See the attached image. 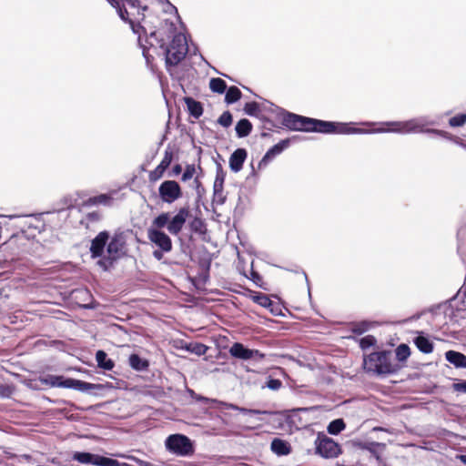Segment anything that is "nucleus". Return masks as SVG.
<instances>
[{
	"mask_svg": "<svg viewBox=\"0 0 466 466\" xmlns=\"http://www.w3.org/2000/svg\"><path fill=\"white\" fill-rule=\"evenodd\" d=\"M129 365L137 370H144L148 367L147 360L140 358L137 354H132L129 357Z\"/></svg>",
	"mask_w": 466,
	"mask_h": 466,
	"instance_id": "b1692460",
	"label": "nucleus"
},
{
	"mask_svg": "<svg viewBox=\"0 0 466 466\" xmlns=\"http://www.w3.org/2000/svg\"><path fill=\"white\" fill-rule=\"evenodd\" d=\"M225 176L223 173H218L215 181H214V192L216 194L219 193L223 189Z\"/></svg>",
	"mask_w": 466,
	"mask_h": 466,
	"instance_id": "473e14b6",
	"label": "nucleus"
},
{
	"mask_svg": "<svg viewBox=\"0 0 466 466\" xmlns=\"http://www.w3.org/2000/svg\"><path fill=\"white\" fill-rule=\"evenodd\" d=\"M410 355V350L408 345L400 344L396 349V357L400 361L406 360Z\"/></svg>",
	"mask_w": 466,
	"mask_h": 466,
	"instance_id": "c85d7f7f",
	"label": "nucleus"
},
{
	"mask_svg": "<svg viewBox=\"0 0 466 466\" xmlns=\"http://www.w3.org/2000/svg\"><path fill=\"white\" fill-rule=\"evenodd\" d=\"M172 161V156L168 152H166L163 159L159 163V165L149 173V180L151 182H156L163 177L164 172L169 167Z\"/></svg>",
	"mask_w": 466,
	"mask_h": 466,
	"instance_id": "ddd939ff",
	"label": "nucleus"
},
{
	"mask_svg": "<svg viewBox=\"0 0 466 466\" xmlns=\"http://www.w3.org/2000/svg\"><path fill=\"white\" fill-rule=\"evenodd\" d=\"M445 314H451V321H457V319H453L457 315H460L461 318H466V310H458L456 315L451 316V314H453V309L451 307L446 308Z\"/></svg>",
	"mask_w": 466,
	"mask_h": 466,
	"instance_id": "58836bf2",
	"label": "nucleus"
},
{
	"mask_svg": "<svg viewBox=\"0 0 466 466\" xmlns=\"http://www.w3.org/2000/svg\"><path fill=\"white\" fill-rule=\"evenodd\" d=\"M231 408L234 409V410H239L240 412L244 413V414H259L261 413L260 410H248V409H244V408H238L237 406H234V405H231Z\"/></svg>",
	"mask_w": 466,
	"mask_h": 466,
	"instance_id": "79ce46f5",
	"label": "nucleus"
},
{
	"mask_svg": "<svg viewBox=\"0 0 466 466\" xmlns=\"http://www.w3.org/2000/svg\"><path fill=\"white\" fill-rule=\"evenodd\" d=\"M209 88L215 93L223 94L226 91L227 84L221 78H211Z\"/></svg>",
	"mask_w": 466,
	"mask_h": 466,
	"instance_id": "a878e982",
	"label": "nucleus"
},
{
	"mask_svg": "<svg viewBox=\"0 0 466 466\" xmlns=\"http://www.w3.org/2000/svg\"><path fill=\"white\" fill-rule=\"evenodd\" d=\"M229 353L231 356L240 360H250L257 357L262 359L264 357V354L260 353L258 350L247 349L243 344L238 342L231 346Z\"/></svg>",
	"mask_w": 466,
	"mask_h": 466,
	"instance_id": "9d476101",
	"label": "nucleus"
},
{
	"mask_svg": "<svg viewBox=\"0 0 466 466\" xmlns=\"http://www.w3.org/2000/svg\"><path fill=\"white\" fill-rule=\"evenodd\" d=\"M106 244V255L104 259L98 261V264L105 269L111 265L113 260L121 258L125 254L126 239L122 233L115 234Z\"/></svg>",
	"mask_w": 466,
	"mask_h": 466,
	"instance_id": "20e7f679",
	"label": "nucleus"
},
{
	"mask_svg": "<svg viewBox=\"0 0 466 466\" xmlns=\"http://www.w3.org/2000/svg\"><path fill=\"white\" fill-rule=\"evenodd\" d=\"M271 450L274 453L278 455H287L289 453V444L279 439H275L271 442Z\"/></svg>",
	"mask_w": 466,
	"mask_h": 466,
	"instance_id": "412c9836",
	"label": "nucleus"
},
{
	"mask_svg": "<svg viewBox=\"0 0 466 466\" xmlns=\"http://www.w3.org/2000/svg\"><path fill=\"white\" fill-rule=\"evenodd\" d=\"M181 171H182V167H181L180 165L174 166V167H173V174L174 175H178Z\"/></svg>",
	"mask_w": 466,
	"mask_h": 466,
	"instance_id": "49530a36",
	"label": "nucleus"
},
{
	"mask_svg": "<svg viewBox=\"0 0 466 466\" xmlns=\"http://www.w3.org/2000/svg\"><path fill=\"white\" fill-rule=\"evenodd\" d=\"M163 252H164V251H162L161 249H160V250H155V251L153 252V256H154V258H156L157 260H160V259H162V258H163Z\"/></svg>",
	"mask_w": 466,
	"mask_h": 466,
	"instance_id": "c03bdc74",
	"label": "nucleus"
},
{
	"mask_svg": "<svg viewBox=\"0 0 466 466\" xmlns=\"http://www.w3.org/2000/svg\"><path fill=\"white\" fill-rule=\"evenodd\" d=\"M185 101L190 115L198 118L203 113L201 104L190 97L186 98Z\"/></svg>",
	"mask_w": 466,
	"mask_h": 466,
	"instance_id": "aec40b11",
	"label": "nucleus"
},
{
	"mask_svg": "<svg viewBox=\"0 0 466 466\" xmlns=\"http://www.w3.org/2000/svg\"><path fill=\"white\" fill-rule=\"evenodd\" d=\"M188 46L186 35L179 32L173 35L166 47V64L167 67L177 66L187 55Z\"/></svg>",
	"mask_w": 466,
	"mask_h": 466,
	"instance_id": "7ed1b4c3",
	"label": "nucleus"
},
{
	"mask_svg": "<svg viewBox=\"0 0 466 466\" xmlns=\"http://www.w3.org/2000/svg\"><path fill=\"white\" fill-rule=\"evenodd\" d=\"M289 145V140H281L267 151L258 163V168H264L278 155H279Z\"/></svg>",
	"mask_w": 466,
	"mask_h": 466,
	"instance_id": "9b49d317",
	"label": "nucleus"
},
{
	"mask_svg": "<svg viewBox=\"0 0 466 466\" xmlns=\"http://www.w3.org/2000/svg\"><path fill=\"white\" fill-rule=\"evenodd\" d=\"M187 350L195 353L196 355L201 356L206 354L208 348L200 343L189 344L186 347Z\"/></svg>",
	"mask_w": 466,
	"mask_h": 466,
	"instance_id": "7c9ffc66",
	"label": "nucleus"
},
{
	"mask_svg": "<svg viewBox=\"0 0 466 466\" xmlns=\"http://www.w3.org/2000/svg\"><path fill=\"white\" fill-rule=\"evenodd\" d=\"M96 360L98 366L104 370H110L114 367V362L110 359H107L106 353L103 350H98L96 352Z\"/></svg>",
	"mask_w": 466,
	"mask_h": 466,
	"instance_id": "4be33fe9",
	"label": "nucleus"
},
{
	"mask_svg": "<svg viewBox=\"0 0 466 466\" xmlns=\"http://www.w3.org/2000/svg\"><path fill=\"white\" fill-rule=\"evenodd\" d=\"M66 389H74L82 392H86L93 390H100L102 388L99 384H93L79 380L68 379L66 384Z\"/></svg>",
	"mask_w": 466,
	"mask_h": 466,
	"instance_id": "2eb2a0df",
	"label": "nucleus"
},
{
	"mask_svg": "<svg viewBox=\"0 0 466 466\" xmlns=\"http://www.w3.org/2000/svg\"><path fill=\"white\" fill-rule=\"evenodd\" d=\"M364 365L367 370L378 374H387L393 371L389 353L385 351L373 352L370 354L364 360Z\"/></svg>",
	"mask_w": 466,
	"mask_h": 466,
	"instance_id": "39448f33",
	"label": "nucleus"
},
{
	"mask_svg": "<svg viewBox=\"0 0 466 466\" xmlns=\"http://www.w3.org/2000/svg\"><path fill=\"white\" fill-rule=\"evenodd\" d=\"M196 173V167L194 165H187L186 167V169L182 175V181L186 182V181H188L189 179H191L194 175Z\"/></svg>",
	"mask_w": 466,
	"mask_h": 466,
	"instance_id": "72a5a7b5",
	"label": "nucleus"
},
{
	"mask_svg": "<svg viewBox=\"0 0 466 466\" xmlns=\"http://www.w3.org/2000/svg\"><path fill=\"white\" fill-rule=\"evenodd\" d=\"M108 241L107 232H100L93 240L90 247L92 257H102L105 254V247Z\"/></svg>",
	"mask_w": 466,
	"mask_h": 466,
	"instance_id": "f8f14e48",
	"label": "nucleus"
},
{
	"mask_svg": "<svg viewBox=\"0 0 466 466\" xmlns=\"http://www.w3.org/2000/svg\"><path fill=\"white\" fill-rule=\"evenodd\" d=\"M13 393V388L7 384H0V396L9 397Z\"/></svg>",
	"mask_w": 466,
	"mask_h": 466,
	"instance_id": "4c0bfd02",
	"label": "nucleus"
},
{
	"mask_svg": "<svg viewBox=\"0 0 466 466\" xmlns=\"http://www.w3.org/2000/svg\"><path fill=\"white\" fill-rule=\"evenodd\" d=\"M41 381L51 387L66 388V384L68 381V379H65L62 376L56 375H46L41 379Z\"/></svg>",
	"mask_w": 466,
	"mask_h": 466,
	"instance_id": "a211bd4d",
	"label": "nucleus"
},
{
	"mask_svg": "<svg viewBox=\"0 0 466 466\" xmlns=\"http://www.w3.org/2000/svg\"><path fill=\"white\" fill-rule=\"evenodd\" d=\"M252 299L254 302L258 303V305L264 308H269L272 306V301L270 300V299L267 295L262 293L254 295L252 297Z\"/></svg>",
	"mask_w": 466,
	"mask_h": 466,
	"instance_id": "c756f323",
	"label": "nucleus"
},
{
	"mask_svg": "<svg viewBox=\"0 0 466 466\" xmlns=\"http://www.w3.org/2000/svg\"><path fill=\"white\" fill-rule=\"evenodd\" d=\"M241 97V92L237 86H230L225 96V101L228 104H232L237 102Z\"/></svg>",
	"mask_w": 466,
	"mask_h": 466,
	"instance_id": "bb28decb",
	"label": "nucleus"
},
{
	"mask_svg": "<svg viewBox=\"0 0 466 466\" xmlns=\"http://www.w3.org/2000/svg\"><path fill=\"white\" fill-rule=\"evenodd\" d=\"M465 122H466V115L465 114L455 116L450 119V125L451 127H461L465 124Z\"/></svg>",
	"mask_w": 466,
	"mask_h": 466,
	"instance_id": "f704fd0d",
	"label": "nucleus"
},
{
	"mask_svg": "<svg viewBox=\"0 0 466 466\" xmlns=\"http://www.w3.org/2000/svg\"><path fill=\"white\" fill-rule=\"evenodd\" d=\"M376 339L372 336H366L360 339V347L362 349H367L370 346H372L375 343Z\"/></svg>",
	"mask_w": 466,
	"mask_h": 466,
	"instance_id": "e433bc0d",
	"label": "nucleus"
},
{
	"mask_svg": "<svg viewBox=\"0 0 466 466\" xmlns=\"http://www.w3.org/2000/svg\"><path fill=\"white\" fill-rule=\"evenodd\" d=\"M446 360L456 368H466V357L461 352L449 350L445 353Z\"/></svg>",
	"mask_w": 466,
	"mask_h": 466,
	"instance_id": "dca6fc26",
	"label": "nucleus"
},
{
	"mask_svg": "<svg viewBox=\"0 0 466 466\" xmlns=\"http://www.w3.org/2000/svg\"><path fill=\"white\" fill-rule=\"evenodd\" d=\"M127 4L130 7L137 9V15H140V9L147 10V6H141L137 0H127Z\"/></svg>",
	"mask_w": 466,
	"mask_h": 466,
	"instance_id": "a19ab883",
	"label": "nucleus"
},
{
	"mask_svg": "<svg viewBox=\"0 0 466 466\" xmlns=\"http://www.w3.org/2000/svg\"><path fill=\"white\" fill-rule=\"evenodd\" d=\"M434 124L433 121H429L426 116H420L408 121L385 122L382 125L386 127L370 130L352 127L351 123L323 121L292 113H288L283 116V125L291 130L324 134L420 133L424 131L426 126Z\"/></svg>",
	"mask_w": 466,
	"mask_h": 466,
	"instance_id": "f257e3e1",
	"label": "nucleus"
},
{
	"mask_svg": "<svg viewBox=\"0 0 466 466\" xmlns=\"http://www.w3.org/2000/svg\"><path fill=\"white\" fill-rule=\"evenodd\" d=\"M414 344L423 353H431L433 350V345L430 339L422 335H419L414 339Z\"/></svg>",
	"mask_w": 466,
	"mask_h": 466,
	"instance_id": "6ab92c4d",
	"label": "nucleus"
},
{
	"mask_svg": "<svg viewBox=\"0 0 466 466\" xmlns=\"http://www.w3.org/2000/svg\"><path fill=\"white\" fill-rule=\"evenodd\" d=\"M244 111L248 116H258L259 112V106L256 102L247 103L245 105Z\"/></svg>",
	"mask_w": 466,
	"mask_h": 466,
	"instance_id": "2f4dec72",
	"label": "nucleus"
},
{
	"mask_svg": "<svg viewBox=\"0 0 466 466\" xmlns=\"http://www.w3.org/2000/svg\"><path fill=\"white\" fill-rule=\"evenodd\" d=\"M188 216L189 209L186 207L179 208L177 213L172 218H170L168 212H162L153 219L147 230L148 239L162 251L169 252L172 249V241L162 228H167L171 235L177 236L182 230Z\"/></svg>",
	"mask_w": 466,
	"mask_h": 466,
	"instance_id": "f03ea898",
	"label": "nucleus"
},
{
	"mask_svg": "<svg viewBox=\"0 0 466 466\" xmlns=\"http://www.w3.org/2000/svg\"><path fill=\"white\" fill-rule=\"evenodd\" d=\"M73 459L82 464L96 465V466H130L125 462H119L116 460L100 456L90 452L76 451L73 454Z\"/></svg>",
	"mask_w": 466,
	"mask_h": 466,
	"instance_id": "423d86ee",
	"label": "nucleus"
},
{
	"mask_svg": "<svg viewBox=\"0 0 466 466\" xmlns=\"http://www.w3.org/2000/svg\"><path fill=\"white\" fill-rule=\"evenodd\" d=\"M429 132H432V133H438V134H441V131H438V130H428Z\"/></svg>",
	"mask_w": 466,
	"mask_h": 466,
	"instance_id": "3c124183",
	"label": "nucleus"
},
{
	"mask_svg": "<svg viewBox=\"0 0 466 466\" xmlns=\"http://www.w3.org/2000/svg\"><path fill=\"white\" fill-rule=\"evenodd\" d=\"M453 388L456 391L466 393V381L455 383Z\"/></svg>",
	"mask_w": 466,
	"mask_h": 466,
	"instance_id": "37998d69",
	"label": "nucleus"
},
{
	"mask_svg": "<svg viewBox=\"0 0 466 466\" xmlns=\"http://www.w3.org/2000/svg\"><path fill=\"white\" fill-rule=\"evenodd\" d=\"M363 125H366V126H372V125H374V123H371V122H365V123H363Z\"/></svg>",
	"mask_w": 466,
	"mask_h": 466,
	"instance_id": "09e8293b",
	"label": "nucleus"
},
{
	"mask_svg": "<svg viewBox=\"0 0 466 466\" xmlns=\"http://www.w3.org/2000/svg\"><path fill=\"white\" fill-rule=\"evenodd\" d=\"M281 385V381L277 379H270L267 382V387L272 390H278L279 389H280Z\"/></svg>",
	"mask_w": 466,
	"mask_h": 466,
	"instance_id": "ea45409f",
	"label": "nucleus"
},
{
	"mask_svg": "<svg viewBox=\"0 0 466 466\" xmlns=\"http://www.w3.org/2000/svg\"><path fill=\"white\" fill-rule=\"evenodd\" d=\"M345 429V423L342 419L332 420L328 426V432L332 435L339 434Z\"/></svg>",
	"mask_w": 466,
	"mask_h": 466,
	"instance_id": "cd10ccee",
	"label": "nucleus"
},
{
	"mask_svg": "<svg viewBox=\"0 0 466 466\" xmlns=\"http://www.w3.org/2000/svg\"><path fill=\"white\" fill-rule=\"evenodd\" d=\"M251 130L252 125L246 118L239 120L236 126V132L239 137H245L248 136Z\"/></svg>",
	"mask_w": 466,
	"mask_h": 466,
	"instance_id": "5701e85b",
	"label": "nucleus"
},
{
	"mask_svg": "<svg viewBox=\"0 0 466 466\" xmlns=\"http://www.w3.org/2000/svg\"><path fill=\"white\" fill-rule=\"evenodd\" d=\"M121 457H126V458H127V459H129V460H131V461H134L138 462V463H139V464H141V465H147V463L143 462V461H139L138 459H137V458H135V457H133V456L121 455Z\"/></svg>",
	"mask_w": 466,
	"mask_h": 466,
	"instance_id": "a18cd8bd",
	"label": "nucleus"
},
{
	"mask_svg": "<svg viewBox=\"0 0 466 466\" xmlns=\"http://www.w3.org/2000/svg\"><path fill=\"white\" fill-rule=\"evenodd\" d=\"M315 444L317 453L323 458H336L340 453L339 445L324 434L318 435Z\"/></svg>",
	"mask_w": 466,
	"mask_h": 466,
	"instance_id": "6e6552de",
	"label": "nucleus"
},
{
	"mask_svg": "<svg viewBox=\"0 0 466 466\" xmlns=\"http://www.w3.org/2000/svg\"><path fill=\"white\" fill-rule=\"evenodd\" d=\"M461 461L466 463V456H461Z\"/></svg>",
	"mask_w": 466,
	"mask_h": 466,
	"instance_id": "603ef678",
	"label": "nucleus"
},
{
	"mask_svg": "<svg viewBox=\"0 0 466 466\" xmlns=\"http://www.w3.org/2000/svg\"><path fill=\"white\" fill-rule=\"evenodd\" d=\"M197 400H202V401H205V402H214L215 401L214 400H209L208 398L201 397V396L198 397Z\"/></svg>",
	"mask_w": 466,
	"mask_h": 466,
	"instance_id": "de8ad7c7",
	"label": "nucleus"
},
{
	"mask_svg": "<svg viewBox=\"0 0 466 466\" xmlns=\"http://www.w3.org/2000/svg\"><path fill=\"white\" fill-rule=\"evenodd\" d=\"M111 6L116 9L119 17L123 21H128L132 25L133 30L135 31L134 23L129 19V13L127 9L123 8L125 0H106Z\"/></svg>",
	"mask_w": 466,
	"mask_h": 466,
	"instance_id": "f3484780",
	"label": "nucleus"
},
{
	"mask_svg": "<svg viewBox=\"0 0 466 466\" xmlns=\"http://www.w3.org/2000/svg\"><path fill=\"white\" fill-rule=\"evenodd\" d=\"M113 200L111 194H101L96 197H93L89 199V203L92 205H103L109 206L111 205Z\"/></svg>",
	"mask_w": 466,
	"mask_h": 466,
	"instance_id": "393cba45",
	"label": "nucleus"
},
{
	"mask_svg": "<svg viewBox=\"0 0 466 466\" xmlns=\"http://www.w3.org/2000/svg\"><path fill=\"white\" fill-rule=\"evenodd\" d=\"M247 158V151L244 148L235 150L229 157V167L233 172L241 170Z\"/></svg>",
	"mask_w": 466,
	"mask_h": 466,
	"instance_id": "4468645a",
	"label": "nucleus"
},
{
	"mask_svg": "<svg viewBox=\"0 0 466 466\" xmlns=\"http://www.w3.org/2000/svg\"><path fill=\"white\" fill-rule=\"evenodd\" d=\"M307 410H308L307 409H298V410H296V412H299V411H307Z\"/></svg>",
	"mask_w": 466,
	"mask_h": 466,
	"instance_id": "8fccbe9b",
	"label": "nucleus"
},
{
	"mask_svg": "<svg viewBox=\"0 0 466 466\" xmlns=\"http://www.w3.org/2000/svg\"><path fill=\"white\" fill-rule=\"evenodd\" d=\"M165 443L170 452L179 456H187L193 452L190 440L182 434L170 435Z\"/></svg>",
	"mask_w": 466,
	"mask_h": 466,
	"instance_id": "0eeeda50",
	"label": "nucleus"
},
{
	"mask_svg": "<svg viewBox=\"0 0 466 466\" xmlns=\"http://www.w3.org/2000/svg\"><path fill=\"white\" fill-rule=\"evenodd\" d=\"M158 194L164 203L172 204L182 197V189L175 180H165L158 187Z\"/></svg>",
	"mask_w": 466,
	"mask_h": 466,
	"instance_id": "1a4fd4ad",
	"label": "nucleus"
},
{
	"mask_svg": "<svg viewBox=\"0 0 466 466\" xmlns=\"http://www.w3.org/2000/svg\"><path fill=\"white\" fill-rule=\"evenodd\" d=\"M218 123L225 127H228L231 125L232 123V116L229 112H224L218 118Z\"/></svg>",
	"mask_w": 466,
	"mask_h": 466,
	"instance_id": "c9c22d12",
	"label": "nucleus"
}]
</instances>
